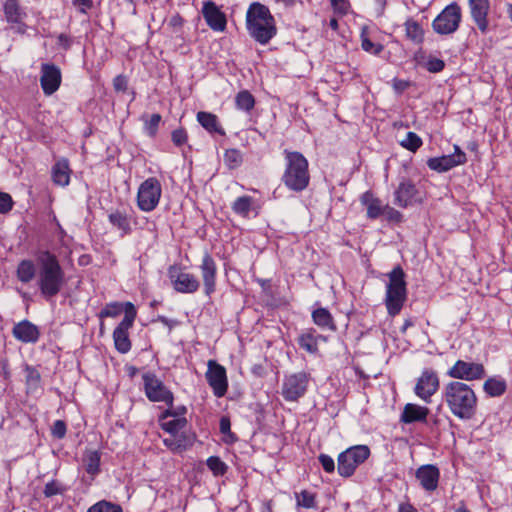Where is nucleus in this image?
I'll use <instances>...</instances> for the list:
<instances>
[{"label": "nucleus", "instance_id": "nucleus-1", "mask_svg": "<svg viewBox=\"0 0 512 512\" xmlns=\"http://www.w3.org/2000/svg\"><path fill=\"white\" fill-rule=\"evenodd\" d=\"M16 277L23 284L36 280L45 300L57 296L66 283L65 272L58 257L48 250L37 251L35 262L30 259L21 260L17 265Z\"/></svg>", "mask_w": 512, "mask_h": 512}, {"label": "nucleus", "instance_id": "nucleus-2", "mask_svg": "<svg viewBox=\"0 0 512 512\" xmlns=\"http://www.w3.org/2000/svg\"><path fill=\"white\" fill-rule=\"evenodd\" d=\"M443 400L450 412L461 420H470L476 413L477 397L466 383L449 382L443 390Z\"/></svg>", "mask_w": 512, "mask_h": 512}, {"label": "nucleus", "instance_id": "nucleus-3", "mask_svg": "<svg viewBox=\"0 0 512 512\" xmlns=\"http://www.w3.org/2000/svg\"><path fill=\"white\" fill-rule=\"evenodd\" d=\"M246 26L249 35L265 45L276 35V26L269 9L258 2L252 3L246 13Z\"/></svg>", "mask_w": 512, "mask_h": 512}, {"label": "nucleus", "instance_id": "nucleus-4", "mask_svg": "<svg viewBox=\"0 0 512 512\" xmlns=\"http://www.w3.org/2000/svg\"><path fill=\"white\" fill-rule=\"evenodd\" d=\"M285 170L282 182L292 191L300 192L307 188L310 181L307 159L297 151H284Z\"/></svg>", "mask_w": 512, "mask_h": 512}, {"label": "nucleus", "instance_id": "nucleus-5", "mask_svg": "<svg viewBox=\"0 0 512 512\" xmlns=\"http://www.w3.org/2000/svg\"><path fill=\"white\" fill-rule=\"evenodd\" d=\"M389 282L386 286L385 305L390 316L400 313L407 299L405 273L400 266H396L388 274Z\"/></svg>", "mask_w": 512, "mask_h": 512}, {"label": "nucleus", "instance_id": "nucleus-6", "mask_svg": "<svg viewBox=\"0 0 512 512\" xmlns=\"http://www.w3.org/2000/svg\"><path fill=\"white\" fill-rule=\"evenodd\" d=\"M370 455L366 445L352 446L338 455V473L342 477H350L359 465L364 463Z\"/></svg>", "mask_w": 512, "mask_h": 512}, {"label": "nucleus", "instance_id": "nucleus-7", "mask_svg": "<svg viewBox=\"0 0 512 512\" xmlns=\"http://www.w3.org/2000/svg\"><path fill=\"white\" fill-rule=\"evenodd\" d=\"M162 185L156 177L143 181L137 191V206L143 212L153 211L159 204Z\"/></svg>", "mask_w": 512, "mask_h": 512}, {"label": "nucleus", "instance_id": "nucleus-8", "mask_svg": "<svg viewBox=\"0 0 512 512\" xmlns=\"http://www.w3.org/2000/svg\"><path fill=\"white\" fill-rule=\"evenodd\" d=\"M137 315L135 306L131 302L125 303V315L122 321L113 331V340L118 352L125 354L131 349L129 329L133 326Z\"/></svg>", "mask_w": 512, "mask_h": 512}, {"label": "nucleus", "instance_id": "nucleus-9", "mask_svg": "<svg viewBox=\"0 0 512 512\" xmlns=\"http://www.w3.org/2000/svg\"><path fill=\"white\" fill-rule=\"evenodd\" d=\"M462 19L461 8L457 3L447 5L433 20V30L440 35H449L457 31Z\"/></svg>", "mask_w": 512, "mask_h": 512}, {"label": "nucleus", "instance_id": "nucleus-10", "mask_svg": "<svg viewBox=\"0 0 512 512\" xmlns=\"http://www.w3.org/2000/svg\"><path fill=\"white\" fill-rule=\"evenodd\" d=\"M310 375L299 371L286 375L282 383V396L288 402L298 401L307 392Z\"/></svg>", "mask_w": 512, "mask_h": 512}, {"label": "nucleus", "instance_id": "nucleus-11", "mask_svg": "<svg viewBox=\"0 0 512 512\" xmlns=\"http://www.w3.org/2000/svg\"><path fill=\"white\" fill-rule=\"evenodd\" d=\"M142 378L145 395L151 402H163L168 407L173 406V393L154 373H145Z\"/></svg>", "mask_w": 512, "mask_h": 512}, {"label": "nucleus", "instance_id": "nucleus-12", "mask_svg": "<svg viewBox=\"0 0 512 512\" xmlns=\"http://www.w3.org/2000/svg\"><path fill=\"white\" fill-rule=\"evenodd\" d=\"M168 277L174 290L179 293L192 294L200 287V282L195 275L185 272L177 265L168 268Z\"/></svg>", "mask_w": 512, "mask_h": 512}, {"label": "nucleus", "instance_id": "nucleus-13", "mask_svg": "<svg viewBox=\"0 0 512 512\" xmlns=\"http://www.w3.org/2000/svg\"><path fill=\"white\" fill-rule=\"evenodd\" d=\"M439 388V377L432 369H424L418 378L414 388L415 394L426 403H430L431 397Z\"/></svg>", "mask_w": 512, "mask_h": 512}, {"label": "nucleus", "instance_id": "nucleus-14", "mask_svg": "<svg viewBox=\"0 0 512 512\" xmlns=\"http://www.w3.org/2000/svg\"><path fill=\"white\" fill-rule=\"evenodd\" d=\"M447 374L455 379L473 381L482 379L485 376V369L480 363L458 360L448 370Z\"/></svg>", "mask_w": 512, "mask_h": 512}, {"label": "nucleus", "instance_id": "nucleus-15", "mask_svg": "<svg viewBox=\"0 0 512 512\" xmlns=\"http://www.w3.org/2000/svg\"><path fill=\"white\" fill-rule=\"evenodd\" d=\"M206 379L216 397L220 398L226 394L228 388L226 370L214 360L208 362Z\"/></svg>", "mask_w": 512, "mask_h": 512}, {"label": "nucleus", "instance_id": "nucleus-16", "mask_svg": "<svg viewBox=\"0 0 512 512\" xmlns=\"http://www.w3.org/2000/svg\"><path fill=\"white\" fill-rule=\"evenodd\" d=\"M466 160V154L460 149L459 146L455 145L453 154L430 158L427 161V165L431 170L437 172H446L458 165L464 164Z\"/></svg>", "mask_w": 512, "mask_h": 512}, {"label": "nucleus", "instance_id": "nucleus-17", "mask_svg": "<svg viewBox=\"0 0 512 512\" xmlns=\"http://www.w3.org/2000/svg\"><path fill=\"white\" fill-rule=\"evenodd\" d=\"M61 81L62 75L58 66L50 63L41 64L40 85L45 95L50 96L55 93L59 89Z\"/></svg>", "mask_w": 512, "mask_h": 512}, {"label": "nucleus", "instance_id": "nucleus-18", "mask_svg": "<svg viewBox=\"0 0 512 512\" xmlns=\"http://www.w3.org/2000/svg\"><path fill=\"white\" fill-rule=\"evenodd\" d=\"M468 6L474 23L481 33L486 34L489 27L488 14L490 11V1L468 0Z\"/></svg>", "mask_w": 512, "mask_h": 512}, {"label": "nucleus", "instance_id": "nucleus-19", "mask_svg": "<svg viewBox=\"0 0 512 512\" xmlns=\"http://www.w3.org/2000/svg\"><path fill=\"white\" fill-rule=\"evenodd\" d=\"M415 476L425 491L433 492L438 487L440 470L436 465L425 464L416 470Z\"/></svg>", "mask_w": 512, "mask_h": 512}, {"label": "nucleus", "instance_id": "nucleus-20", "mask_svg": "<svg viewBox=\"0 0 512 512\" xmlns=\"http://www.w3.org/2000/svg\"><path fill=\"white\" fill-rule=\"evenodd\" d=\"M205 294L210 296L215 291L217 266L209 253H205L200 265Z\"/></svg>", "mask_w": 512, "mask_h": 512}, {"label": "nucleus", "instance_id": "nucleus-21", "mask_svg": "<svg viewBox=\"0 0 512 512\" xmlns=\"http://www.w3.org/2000/svg\"><path fill=\"white\" fill-rule=\"evenodd\" d=\"M12 335L22 343L35 344L38 342L41 333L38 326L29 320H22L13 326Z\"/></svg>", "mask_w": 512, "mask_h": 512}, {"label": "nucleus", "instance_id": "nucleus-22", "mask_svg": "<svg viewBox=\"0 0 512 512\" xmlns=\"http://www.w3.org/2000/svg\"><path fill=\"white\" fill-rule=\"evenodd\" d=\"M203 17L207 25L214 31L222 32L226 28V17L212 1L204 2L202 8Z\"/></svg>", "mask_w": 512, "mask_h": 512}, {"label": "nucleus", "instance_id": "nucleus-23", "mask_svg": "<svg viewBox=\"0 0 512 512\" xmlns=\"http://www.w3.org/2000/svg\"><path fill=\"white\" fill-rule=\"evenodd\" d=\"M418 191L412 181L403 179L395 190V204L405 208L417 201Z\"/></svg>", "mask_w": 512, "mask_h": 512}, {"label": "nucleus", "instance_id": "nucleus-24", "mask_svg": "<svg viewBox=\"0 0 512 512\" xmlns=\"http://www.w3.org/2000/svg\"><path fill=\"white\" fill-rule=\"evenodd\" d=\"M160 425L164 431L175 436L185 428L187 420L185 417H176V412L169 408L160 416Z\"/></svg>", "mask_w": 512, "mask_h": 512}, {"label": "nucleus", "instance_id": "nucleus-25", "mask_svg": "<svg viewBox=\"0 0 512 512\" xmlns=\"http://www.w3.org/2000/svg\"><path fill=\"white\" fill-rule=\"evenodd\" d=\"M108 220L111 225L122 232V235L131 233V214L125 209H116L109 213Z\"/></svg>", "mask_w": 512, "mask_h": 512}, {"label": "nucleus", "instance_id": "nucleus-26", "mask_svg": "<svg viewBox=\"0 0 512 512\" xmlns=\"http://www.w3.org/2000/svg\"><path fill=\"white\" fill-rule=\"evenodd\" d=\"M52 181L54 184L65 187L70 182L71 169L67 159L58 160L52 167Z\"/></svg>", "mask_w": 512, "mask_h": 512}, {"label": "nucleus", "instance_id": "nucleus-27", "mask_svg": "<svg viewBox=\"0 0 512 512\" xmlns=\"http://www.w3.org/2000/svg\"><path fill=\"white\" fill-rule=\"evenodd\" d=\"M360 201L367 209V217L376 219L384 213V205L382 201L374 196L371 191L362 194Z\"/></svg>", "mask_w": 512, "mask_h": 512}, {"label": "nucleus", "instance_id": "nucleus-28", "mask_svg": "<svg viewBox=\"0 0 512 512\" xmlns=\"http://www.w3.org/2000/svg\"><path fill=\"white\" fill-rule=\"evenodd\" d=\"M429 414V409L417 404L408 403L404 406L401 421L403 423H413L416 421H425Z\"/></svg>", "mask_w": 512, "mask_h": 512}, {"label": "nucleus", "instance_id": "nucleus-29", "mask_svg": "<svg viewBox=\"0 0 512 512\" xmlns=\"http://www.w3.org/2000/svg\"><path fill=\"white\" fill-rule=\"evenodd\" d=\"M197 121L209 133L224 135L225 131L219 123L218 117L210 112H198Z\"/></svg>", "mask_w": 512, "mask_h": 512}, {"label": "nucleus", "instance_id": "nucleus-30", "mask_svg": "<svg viewBox=\"0 0 512 512\" xmlns=\"http://www.w3.org/2000/svg\"><path fill=\"white\" fill-rule=\"evenodd\" d=\"M313 322L324 330L335 331L336 325L332 314L326 308H317L312 312Z\"/></svg>", "mask_w": 512, "mask_h": 512}, {"label": "nucleus", "instance_id": "nucleus-31", "mask_svg": "<svg viewBox=\"0 0 512 512\" xmlns=\"http://www.w3.org/2000/svg\"><path fill=\"white\" fill-rule=\"evenodd\" d=\"M3 10L7 21L10 23H19L26 15L18 0H6Z\"/></svg>", "mask_w": 512, "mask_h": 512}, {"label": "nucleus", "instance_id": "nucleus-32", "mask_svg": "<svg viewBox=\"0 0 512 512\" xmlns=\"http://www.w3.org/2000/svg\"><path fill=\"white\" fill-rule=\"evenodd\" d=\"M320 335H316L314 330H308L298 337L299 346L308 353L314 354L318 351V339Z\"/></svg>", "mask_w": 512, "mask_h": 512}, {"label": "nucleus", "instance_id": "nucleus-33", "mask_svg": "<svg viewBox=\"0 0 512 512\" xmlns=\"http://www.w3.org/2000/svg\"><path fill=\"white\" fill-rule=\"evenodd\" d=\"M406 37L416 44L424 40V31L421 25L414 19L409 18L404 23Z\"/></svg>", "mask_w": 512, "mask_h": 512}, {"label": "nucleus", "instance_id": "nucleus-34", "mask_svg": "<svg viewBox=\"0 0 512 512\" xmlns=\"http://www.w3.org/2000/svg\"><path fill=\"white\" fill-rule=\"evenodd\" d=\"M143 121V131L150 138H154L157 135L159 124L162 120L160 114L155 113L151 116L143 115L141 117Z\"/></svg>", "mask_w": 512, "mask_h": 512}, {"label": "nucleus", "instance_id": "nucleus-35", "mask_svg": "<svg viewBox=\"0 0 512 512\" xmlns=\"http://www.w3.org/2000/svg\"><path fill=\"white\" fill-rule=\"evenodd\" d=\"M235 105L238 110L250 112L255 106V98L248 90H242L235 96Z\"/></svg>", "mask_w": 512, "mask_h": 512}, {"label": "nucleus", "instance_id": "nucleus-36", "mask_svg": "<svg viewBox=\"0 0 512 512\" xmlns=\"http://www.w3.org/2000/svg\"><path fill=\"white\" fill-rule=\"evenodd\" d=\"M360 40H361V48L365 52L370 53L372 55H379L384 49L382 44L375 43V42L371 41V39L368 36V28L367 27H363L361 29Z\"/></svg>", "mask_w": 512, "mask_h": 512}, {"label": "nucleus", "instance_id": "nucleus-37", "mask_svg": "<svg viewBox=\"0 0 512 512\" xmlns=\"http://www.w3.org/2000/svg\"><path fill=\"white\" fill-rule=\"evenodd\" d=\"M484 391L491 397L501 396L506 390V383L504 380L489 378L483 385Z\"/></svg>", "mask_w": 512, "mask_h": 512}, {"label": "nucleus", "instance_id": "nucleus-38", "mask_svg": "<svg viewBox=\"0 0 512 512\" xmlns=\"http://www.w3.org/2000/svg\"><path fill=\"white\" fill-rule=\"evenodd\" d=\"M296 503L297 506L306 509L317 508L316 495L308 490H302L296 493Z\"/></svg>", "mask_w": 512, "mask_h": 512}, {"label": "nucleus", "instance_id": "nucleus-39", "mask_svg": "<svg viewBox=\"0 0 512 512\" xmlns=\"http://www.w3.org/2000/svg\"><path fill=\"white\" fill-rule=\"evenodd\" d=\"M253 204V199L250 196L238 197L232 204L233 211L243 217L248 216Z\"/></svg>", "mask_w": 512, "mask_h": 512}, {"label": "nucleus", "instance_id": "nucleus-40", "mask_svg": "<svg viewBox=\"0 0 512 512\" xmlns=\"http://www.w3.org/2000/svg\"><path fill=\"white\" fill-rule=\"evenodd\" d=\"M87 512H123L120 505L101 500L90 506Z\"/></svg>", "mask_w": 512, "mask_h": 512}, {"label": "nucleus", "instance_id": "nucleus-41", "mask_svg": "<svg viewBox=\"0 0 512 512\" xmlns=\"http://www.w3.org/2000/svg\"><path fill=\"white\" fill-rule=\"evenodd\" d=\"M400 145L411 152H416L422 145V139L416 133L408 132L400 141Z\"/></svg>", "mask_w": 512, "mask_h": 512}, {"label": "nucleus", "instance_id": "nucleus-42", "mask_svg": "<svg viewBox=\"0 0 512 512\" xmlns=\"http://www.w3.org/2000/svg\"><path fill=\"white\" fill-rule=\"evenodd\" d=\"M224 161L230 169L237 168L242 163V154L238 149H227L224 153Z\"/></svg>", "mask_w": 512, "mask_h": 512}, {"label": "nucleus", "instance_id": "nucleus-43", "mask_svg": "<svg viewBox=\"0 0 512 512\" xmlns=\"http://www.w3.org/2000/svg\"><path fill=\"white\" fill-rule=\"evenodd\" d=\"M206 464L215 476H222L227 471V465L217 456L209 457Z\"/></svg>", "mask_w": 512, "mask_h": 512}, {"label": "nucleus", "instance_id": "nucleus-44", "mask_svg": "<svg viewBox=\"0 0 512 512\" xmlns=\"http://www.w3.org/2000/svg\"><path fill=\"white\" fill-rule=\"evenodd\" d=\"M86 471L91 475H95L99 471L100 455L97 451H92L86 456Z\"/></svg>", "mask_w": 512, "mask_h": 512}, {"label": "nucleus", "instance_id": "nucleus-45", "mask_svg": "<svg viewBox=\"0 0 512 512\" xmlns=\"http://www.w3.org/2000/svg\"><path fill=\"white\" fill-rule=\"evenodd\" d=\"M122 311L125 312V303H109L107 304L100 312V317H116L118 316Z\"/></svg>", "mask_w": 512, "mask_h": 512}, {"label": "nucleus", "instance_id": "nucleus-46", "mask_svg": "<svg viewBox=\"0 0 512 512\" xmlns=\"http://www.w3.org/2000/svg\"><path fill=\"white\" fill-rule=\"evenodd\" d=\"M65 490V487L60 482L51 480L45 485L43 493L45 497L49 498L55 495L63 494Z\"/></svg>", "mask_w": 512, "mask_h": 512}, {"label": "nucleus", "instance_id": "nucleus-47", "mask_svg": "<svg viewBox=\"0 0 512 512\" xmlns=\"http://www.w3.org/2000/svg\"><path fill=\"white\" fill-rule=\"evenodd\" d=\"M444 67V61L436 57H429L426 62V69L431 73H438L442 71Z\"/></svg>", "mask_w": 512, "mask_h": 512}, {"label": "nucleus", "instance_id": "nucleus-48", "mask_svg": "<svg viewBox=\"0 0 512 512\" xmlns=\"http://www.w3.org/2000/svg\"><path fill=\"white\" fill-rule=\"evenodd\" d=\"M13 207L12 197L5 192H0V213H8Z\"/></svg>", "mask_w": 512, "mask_h": 512}, {"label": "nucleus", "instance_id": "nucleus-49", "mask_svg": "<svg viewBox=\"0 0 512 512\" xmlns=\"http://www.w3.org/2000/svg\"><path fill=\"white\" fill-rule=\"evenodd\" d=\"M172 142L180 147L187 142V133L183 128L176 129L171 134Z\"/></svg>", "mask_w": 512, "mask_h": 512}, {"label": "nucleus", "instance_id": "nucleus-50", "mask_svg": "<svg viewBox=\"0 0 512 512\" xmlns=\"http://www.w3.org/2000/svg\"><path fill=\"white\" fill-rule=\"evenodd\" d=\"M52 435L57 439H62L66 435V424L62 420H56L51 428Z\"/></svg>", "mask_w": 512, "mask_h": 512}, {"label": "nucleus", "instance_id": "nucleus-51", "mask_svg": "<svg viewBox=\"0 0 512 512\" xmlns=\"http://www.w3.org/2000/svg\"><path fill=\"white\" fill-rule=\"evenodd\" d=\"M334 11L338 14L345 15L348 13L350 3L348 0H331Z\"/></svg>", "mask_w": 512, "mask_h": 512}, {"label": "nucleus", "instance_id": "nucleus-52", "mask_svg": "<svg viewBox=\"0 0 512 512\" xmlns=\"http://www.w3.org/2000/svg\"><path fill=\"white\" fill-rule=\"evenodd\" d=\"M318 459H319V462L321 463L323 469L327 473H331L334 471L335 462L332 457H330L329 455H326V454H320Z\"/></svg>", "mask_w": 512, "mask_h": 512}, {"label": "nucleus", "instance_id": "nucleus-53", "mask_svg": "<svg viewBox=\"0 0 512 512\" xmlns=\"http://www.w3.org/2000/svg\"><path fill=\"white\" fill-rule=\"evenodd\" d=\"M163 442H164L165 446L170 448L172 451H177L184 447L181 440L178 439L177 435H175V436L171 435V437L165 438L163 440Z\"/></svg>", "mask_w": 512, "mask_h": 512}, {"label": "nucleus", "instance_id": "nucleus-54", "mask_svg": "<svg viewBox=\"0 0 512 512\" xmlns=\"http://www.w3.org/2000/svg\"><path fill=\"white\" fill-rule=\"evenodd\" d=\"M384 213H386L387 217L390 220L399 221L402 217L401 213L394 208H391L389 206H384Z\"/></svg>", "mask_w": 512, "mask_h": 512}, {"label": "nucleus", "instance_id": "nucleus-55", "mask_svg": "<svg viewBox=\"0 0 512 512\" xmlns=\"http://www.w3.org/2000/svg\"><path fill=\"white\" fill-rule=\"evenodd\" d=\"M397 512H418L410 502H402L398 505Z\"/></svg>", "mask_w": 512, "mask_h": 512}, {"label": "nucleus", "instance_id": "nucleus-56", "mask_svg": "<svg viewBox=\"0 0 512 512\" xmlns=\"http://www.w3.org/2000/svg\"><path fill=\"white\" fill-rule=\"evenodd\" d=\"M114 88L117 91L125 90V88H126V80H125V78L122 77V76H117L114 79Z\"/></svg>", "mask_w": 512, "mask_h": 512}, {"label": "nucleus", "instance_id": "nucleus-57", "mask_svg": "<svg viewBox=\"0 0 512 512\" xmlns=\"http://www.w3.org/2000/svg\"><path fill=\"white\" fill-rule=\"evenodd\" d=\"M73 3L80 7L81 12H85L92 5L91 0H73Z\"/></svg>", "mask_w": 512, "mask_h": 512}, {"label": "nucleus", "instance_id": "nucleus-58", "mask_svg": "<svg viewBox=\"0 0 512 512\" xmlns=\"http://www.w3.org/2000/svg\"><path fill=\"white\" fill-rule=\"evenodd\" d=\"M57 42L64 49H68L70 47L71 41L70 38L65 34H60L57 38Z\"/></svg>", "mask_w": 512, "mask_h": 512}, {"label": "nucleus", "instance_id": "nucleus-59", "mask_svg": "<svg viewBox=\"0 0 512 512\" xmlns=\"http://www.w3.org/2000/svg\"><path fill=\"white\" fill-rule=\"evenodd\" d=\"M220 431L223 434L230 432V420L226 417H222L220 420Z\"/></svg>", "mask_w": 512, "mask_h": 512}, {"label": "nucleus", "instance_id": "nucleus-60", "mask_svg": "<svg viewBox=\"0 0 512 512\" xmlns=\"http://www.w3.org/2000/svg\"><path fill=\"white\" fill-rule=\"evenodd\" d=\"M157 320L168 327H173L176 324V321L168 319L165 316H158Z\"/></svg>", "mask_w": 512, "mask_h": 512}, {"label": "nucleus", "instance_id": "nucleus-61", "mask_svg": "<svg viewBox=\"0 0 512 512\" xmlns=\"http://www.w3.org/2000/svg\"><path fill=\"white\" fill-rule=\"evenodd\" d=\"M261 512H273L271 500H267L262 503Z\"/></svg>", "mask_w": 512, "mask_h": 512}, {"label": "nucleus", "instance_id": "nucleus-62", "mask_svg": "<svg viewBox=\"0 0 512 512\" xmlns=\"http://www.w3.org/2000/svg\"><path fill=\"white\" fill-rule=\"evenodd\" d=\"M413 324H414V323H413V321H412L410 318L406 319V320L404 321L403 326L401 327V332H402V333H405V332H406V330H407L409 327L413 326Z\"/></svg>", "mask_w": 512, "mask_h": 512}, {"label": "nucleus", "instance_id": "nucleus-63", "mask_svg": "<svg viewBox=\"0 0 512 512\" xmlns=\"http://www.w3.org/2000/svg\"><path fill=\"white\" fill-rule=\"evenodd\" d=\"M506 13H507L508 18L512 21V4L511 3H508L506 5Z\"/></svg>", "mask_w": 512, "mask_h": 512}, {"label": "nucleus", "instance_id": "nucleus-64", "mask_svg": "<svg viewBox=\"0 0 512 512\" xmlns=\"http://www.w3.org/2000/svg\"><path fill=\"white\" fill-rule=\"evenodd\" d=\"M330 27L334 30H336L338 28V22L336 19L333 18L330 20Z\"/></svg>", "mask_w": 512, "mask_h": 512}]
</instances>
